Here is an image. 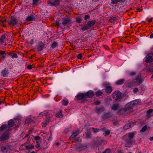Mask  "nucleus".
Instances as JSON below:
<instances>
[{"mask_svg":"<svg viewBox=\"0 0 153 153\" xmlns=\"http://www.w3.org/2000/svg\"><path fill=\"white\" fill-rule=\"evenodd\" d=\"M122 94L121 92L118 91H117L112 94V97L113 99L119 101L121 100Z\"/></svg>","mask_w":153,"mask_h":153,"instance_id":"obj_1","label":"nucleus"},{"mask_svg":"<svg viewBox=\"0 0 153 153\" xmlns=\"http://www.w3.org/2000/svg\"><path fill=\"white\" fill-rule=\"evenodd\" d=\"M8 22L10 25L14 26L18 23V20L15 16H11L8 20Z\"/></svg>","mask_w":153,"mask_h":153,"instance_id":"obj_2","label":"nucleus"},{"mask_svg":"<svg viewBox=\"0 0 153 153\" xmlns=\"http://www.w3.org/2000/svg\"><path fill=\"white\" fill-rule=\"evenodd\" d=\"M47 2L50 6L56 7L59 5L60 1L59 0H48Z\"/></svg>","mask_w":153,"mask_h":153,"instance_id":"obj_3","label":"nucleus"},{"mask_svg":"<svg viewBox=\"0 0 153 153\" xmlns=\"http://www.w3.org/2000/svg\"><path fill=\"white\" fill-rule=\"evenodd\" d=\"M45 46V45L42 41H40L38 42V44L36 45V50L39 52L43 50Z\"/></svg>","mask_w":153,"mask_h":153,"instance_id":"obj_4","label":"nucleus"},{"mask_svg":"<svg viewBox=\"0 0 153 153\" xmlns=\"http://www.w3.org/2000/svg\"><path fill=\"white\" fill-rule=\"evenodd\" d=\"M9 134L8 131H5L0 136V142L8 140L9 139Z\"/></svg>","mask_w":153,"mask_h":153,"instance_id":"obj_5","label":"nucleus"},{"mask_svg":"<svg viewBox=\"0 0 153 153\" xmlns=\"http://www.w3.org/2000/svg\"><path fill=\"white\" fill-rule=\"evenodd\" d=\"M134 81H135L136 85H138L142 83L143 80L142 78L141 75L139 74L136 76L135 79H134Z\"/></svg>","mask_w":153,"mask_h":153,"instance_id":"obj_6","label":"nucleus"},{"mask_svg":"<svg viewBox=\"0 0 153 153\" xmlns=\"http://www.w3.org/2000/svg\"><path fill=\"white\" fill-rule=\"evenodd\" d=\"M9 73L10 72L8 68H4L1 71L0 75L3 77H8Z\"/></svg>","mask_w":153,"mask_h":153,"instance_id":"obj_7","label":"nucleus"},{"mask_svg":"<svg viewBox=\"0 0 153 153\" xmlns=\"http://www.w3.org/2000/svg\"><path fill=\"white\" fill-rule=\"evenodd\" d=\"M112 116V113L110 111H108L107 112L104 113L102 115V117L103 119L105 120L111 117Z\"/></svg>","mask_w":153,"mask_h":153,"instance_id":"obj_8","label":"nucleus"},{"mask_svg":"<svg viewBox=\"0 0 153 153\" xmlns=\"http://www.w3.org/2000/svg\"><path fill=\"white\" fill-rule=\"evenodd\" d=\"M95 29H89V30H87L86 33H85V35H86V37L88 36V37H91L94 34L96 33V31L94 30Z\"/></svg>","mask_w":153,"mask_h":153,"instance_id":"obj_9","label":"nucleus"},{"mask_svg":"<svg viewBox=\"0 0 153 153\" xmlns=\"http://www.w3.org/2000/svg\"><path fill=\"white\" fill-rule=\"evenodd\" d=\"M76 97L78 100H84L86 98L85 93H79L76 96Z\"/></svg>","mask_w":153,"mask_h":153,"instance_id":"obj_10","label":"nucleus"},{"mask_svg":"<svg viewBox=\"0 0 153 153\" xmlns=\"http://www.w3.org/2000/svg\"><path fill=\"white\" fill-rule=\"evenodd\" d=\"M86 98H91L94 95V93L92 90H89L86 93H85Z\"/></svg>","mask_w":153,"mask_h":153,"instance_id":"obj_11","label":"nucleus"},{"mask_svg":"<svg viewBox=\"0 0 153 153\" xmlns=\"http://www.w3.org/2000/svg\"><path fill=\"white\" fill-rule=\"evenodd\" d=\"M126 147H130L133 144L134 142L133 140L131 139L127 138L126 140Z\"/></svg>","mask_w":153,"mask_h":153,"instance_id":"obj_12","label":"nucleus"},{"mask_svg":"<svg viewBox=\"0 0 153 153\" xmlns=\"http://www.w3.org/2000/svg\"><path fill=\"white\" fill-rule=\"evenodd\" d=\"M135 123L132 122L126 124L124 127V129L126 130L130 128H132L135 125Z\"/></svg>","mask_w":153,"mask_h":153,"instance_id":"obj_13","label":"nucleus"},{"mask_svg":"<svg viewBox=\"0 0 153 153\" xmlns=\"http://www.w3.org/2000/svg\"><path fill=\"white\" fill-rule=\"evenodd\" d=\"M71 21V20L69 18H64L62 20V24L64 25H66L67 24H69Z\"/></svg>","mask_w":153,"mask_h":153,"instance_id":"obj_14","label":"nucleus"},{"mask_svg":"<svg viewBox=\"0 0 153 153\" xmlns=\"http://www.w3.org/2000/svg\"><path fill=\"white\" fill-rule=\"evenodd\" d=\"M51 120V118L49 116L47 117L45 120L42 122V126L45 127Z\"/></svg>","mask_w":153,"mask_h":153,"instance_id":"obj_15","label":"nucleus"},{"mask_svg":"<svg viewBox=\"0 0 153 153\" xmlns=\"http://www.w3.org/2000/svg\"><path fill=\"white\" fill-rule=\"evenodd\" d=\"M95 143L97 146H101L103 145V141L99 138L95 141Z\"/></svg>","mask_w":153,"mask_h":153,"instance_id":"obj_16","label":"nucleus"},{"mask_svg":"<svg viewBox=\"0 0 153 153\" xmlns=\"http://www.w3.org/2000/svg\"><path fill=\"white\" fill-rule=\"evenodd\" d=\"M133 105L132 104L131 102L127 103L125 105V108L128 111H130L131 110H132V106Z\"/></svg>","mask_w":153,"mask_h":153,"instance_id":"obj_17","label":"nucleus"},{"mask_svg":"<svg viewBox=\"0 0 153 153\" xmlns=\"http://www.w3.org/2000/svg\"><path fill=\"white\" fill-rule=\"evenodd\" d=\"M105 110L104 107H102L100 108H96L95 109V112L97 114H100L103 112Z\"/></svg>","mask_w":153,"mask_h":153,"instance_id":"obj_18","label":"nucleus"},{"mask_svg":"<svg viewBox=\"0 0 153 153\" xmlns=\"http://www.w3.org/2000/svg\"><path fill=\"white\" fill-rule=\"evenodd\" d=\"M79 130L76 131H73L72 135L69 138L70 140H72L76 136L79 134Z\"/></svg>","mask_w":153,"mask_h":153,"instance_id":"obj_19","label":"nucleus"},{"mask_svg":"<svg viewBox=\"0 0 153 153\" xmlns=\"http://www.w3.org/2000/svg\"><path fill=\"white\" fill-rule=\"evenodd\" d=\"M120 104L119 103H113L111 106V109L114 111H116L120 107Z\"/></svg>","mask_w":153,"mask_h":153,"instance_id":"obj_20","label":"nucleus"},{"mask_svg":"<svg viewBox=\"0 0 153 153\" xmlns=\"http://www.w3.org/2000/svg\"><path fill=\"white\" fill-rule=\"evenodd\" d=\"M128 111L127 109L125 108L120 109L117 112V113L120 115H123L126 114V112Z\"/></svg>","mask_w":153,"mask_h":153,"instance_id":"obj_21","label":"nucleus"},{"mask_svg":"<svg viewBox=\"0 0 153 153\" xmlns=\"http://www.w3.org/2000/svg\"><path fill=\"white\" fill-rule=\"evenodd\" d=\"M87 30L88 29H75L76 30V32H77L78 34H82L84 33V35H85Z\"/></svg>","mask_w":153,"mask_h":153,"instance_id":"obj_22","label":"nucleus"},{"mask_svg":"<svg viewBox=\"0 0 153 153\" xmlns=\"http://www.w3.org/2000/svg\"><path fill=\"white\" fill-rule=\"evenodd\" d=\"M35 19V16L32 15H30L27 16V17L26 18V21L27 22L31 21L34 20Z\"/></svg>","mask_w":153,"mask_h":153,"instance_id":"obj_23","label":"nucleus"},{"mask_svg":"<svg viewBox=\"0 0 153 153\" xmlns=\"http://www.w3.org/2000/svg\"><path fill=\"white\" fill-rule=\"evenodd\" d=\"M153 59L152 56H146L145 57V61L147 63H150L152 62Z\"/></svg>","mask_w":153,"mask_h":153,"instance_id":"obj_24","label":"nucleus"},{"mask_svg":"<svg viewBox=\"0 0 153 153\" xmlns=\"http://www.w3.org/2000/svg\"><path fill=\"white\" fill-rule=\"evenodd\" d=\"M153 111V109H150L147 111L146 116L148 119H149L152 117V115H151L150 114Z\"/></svg>","mask_w":153,"mask_h":153,"instance_id":"obj_25","label":"nucleus"},{"mask_svg":"<svg viewBox=\"0 0 153 153\" xmlns=\"http://www.w3.org/2000/svg\"><path fill=\"white\" fill-rule=\"evenodd\" d=\"M125 81V79H122L120 80H117L115 84L117 85H121L123 84Z\"/></svg>","mask_w":153,"mask_h":153,"instance_id":"obj_26","label":"nucleus"},{"mask_svg":"<svg viewBox=\"0 0 153 153\" xmlns=\"http://www.w3.org/2000/svg\"><path fill=\"white\" fill-rule=\"evenodd\" d=\"M14 124V122L12 119L10 120L8 123V128H10L13 126Z\"/></svg>","mask_w":153,"mask_h":153,"instance_id":"obj_27","label":"nucleus"},{"mask_svg":"<svg viewBox=\"0 0 153 153\" xmlns=\"http://www.w3.org/2000/svg\"><path fill=\"white\" fill-rule=\"evenodd\" d=\"M8 126L7 124H4L0 127V131L1 132L7 129Z\"/></svg>","mask_w":153,"mask_h":153,"instance_id":"obj_28","label":"nucleus"},{"mask_svg":"<svg viewBox=\"0 0 153 153\" xmlns=\"http://www.w3.org/2000/svg\"><path fill=\"white\" fill-rule=\"evenodd\" d=\"M133 106L137 105L140 102V99H137L131 101Z\"/></svg>","mask_w":153,"mask_h":153,"instance_id":"obj_29","label":"nucleus"},{"mask_svg":"<svg viewBox=\"0 0 153 153\" xmlns=\"http://www.w3.org/2000/svg\"><path fill=\"white\" fill-rule=\"evenodd\" d=\"M112 89L111 87L110 86H106V87L105 91L106 93H110L112 91Z\"/></svg>","mask_w":153,"mask_h":153,"instance_id":"obj_30","label":"nucleus"},{"mask_svg":"<svg viewBox=\"0 0 153 153\" xmlns=\"http://www.w3.org/2000/svg\"><path fill=\"white\" fill-rule=\"evenodd\" d=\"M77 148L81 150H83L86 149V146L84 144H80L77 146Z\"/></svg>","mask_w":153,"mask_h":153,"instance_id":"obj_31","label":"nucleus"},{"mask_svg":"<svg viewBox=\"0 0 153 153\" xmlns=\"http://www.w3.org/2000/svg\"><path fill=\"white\" fill-rule=\"evenodd\" d=\"M62 111L61 110H60L56 114V117L59 118H61L62 117Z\"/></svg>","mask_w":153,"mask_h":153,"instance_id":"obj_32","label":"nucleus"},{"mask_svg":"<svg viewBox=\"0 0 153 153\" xmlns=\"http://www.w3.org/2000/svg\"><path fill=\"white\" fill-rule=\"evenodd\" d=\"M136 85L135 83V81L133 80L132 82L128 83V86L129 88H131L134 85Z\"/></svg>","mask_w":153,"mask_h":153,"instance_id":"obj_33","label":"nucleus"},{"mask_svg":"<svg viewBox=\"0 0 153 153\" xmlns=\"http://www.w3.org/2000/svg\"><path fill=\"white\" fill-rule=\"evenodd\" d=\"M95 22L96 21L95 20H92V21L88 22L87 24L88 26H91L94 25Z\"/></svg>","mask_w":153,"mask_h":153,"instance_id":"obj_34","label":"nucleus"},{"mask_svg":"<svg viewBox=\"0 0 153 153\" xmlns=\"http://www.w3.org/2000/svg\"><path fill=\"white\" fill-rule=\"evenodd\" d=\"M9 55L11 56L12 59H13L14 58H17L18 56L17 54L16 53H10L9 54Z\"/></svg>","mask_w":153,"mask_h":153,"instance_id":"obj_35","label":"nucleus"},{"mask_svg":"<svg viewBox=\"0 0 153 153\" xmlns=\"http://www.w3.org/2000/svg\"><path fill=\"white\" fill-rule=\"evenodd\" d=\"M25 148L27 150H29L30 149H33L34 146L33 145L31 144L28 146H26Z\"/></svg>","mask_w":153,"mask_h":153,"instance_id":"obj_36","label":"nucleus"},{"mask_svg":"<svg viewBox=\"0 0 153 153\" xmlns=\"http://www.w3.org/2000/svg\"><path fill=\"white\" fill-rule=\"evenodd\" d=\"M58 45L57 43L56 42H54L51 45V47L53 48H55Z\"/></svg>","mask_w":153,"mask_h":153,"instance_id":"obj_37","label":"nucleus"},{"mask_svg":"<svg viewBox=\"0 0 153 153\" xmlns=\"http://www.w3.org/2000/svg\"><path fill=\"white\" fill-rule=\"evenodd\" d=\"M1 150L3 153H7L8 151L6 149V147L5 146H2L1 147Z\"/></svg>","mask_w":153,"mask_h":153,"instance_id":"obj_38","label":"nucleus"},{"mask_svg":"<svg viewBox=\"0 0 153 153\" xmlns=\"http://www.w3.org/2000/svg\"><path fill=\"white\" fill-rule=\"evenodd\" d=\"M134 134L133 132L130 133H129L128 137L129 139H132L134 137Z\"/></svg>","mask_w":153,"mask_h":153,"instance_id":"obj_39","label":"nucleus"},{"mask_svg":"<svg viewBox=\"0 0 153 153\" xmlns=\"http://www.w3.org/2000/svg\"><path fill=\"white\" fill-rule=\"evenodd\" d=\"M5 39V36L4 35H3L0 37V42H3L4 40Z\"/></svg>","mask_w":153,"mask_h":153,"instance_id":"obj_40","label":"nucleus"},{"mask_svg":"<svg viewBox=\"0 0 153 153\" xmlns=\"http://www.w3.org/2000/svg\"><path fill=\"white\" fill-rule=\"evenodd\" d=\"M82 21V19L80 17H76V21L78 23H81Z\"/></svg>","mask_w":153,"mask_h":153,"instance_id":"obj_41","label":"nucleus"},{"mask_svg":"<svg viewBox=\"0 0 153 153\" xmlns=\"http://www.w3.org/2000/svg\"><path fill=\"white\" fill-rule=\"evenodd\" d=\"M102 94V91H98L96 92L95 95L97 97H99L101 96Z\"/></svg>","mask_w":153,"mask_h":153,"instance_id":"obj_42","label":"nucleus"},{"mask_svg":"<svg viewBox=\"0 0 153 153\" xmlns=\"http://www.w3.org/2000/svg\"><path fill=\"white\" fill-rule=\"evenodd\" d=\"M84 135H85L86 137L87 138H90L91 137V134L90 132L87 131V132H85V133Z\"/></svg>","mask_w":153,"mask_h":153,"instance_id":"obj_43","label":"nucleus"},{"mask_svg":"<svg viewBox=\"0 0 153 153\" xmlns=\"http://www.w3.org/2000/svg\"><path fill=\"white\" fill-rule=\"evenodd\" d=\"M71 140H72L73 142L76 143L79 141L80 139L79 137H76L75 139L74 138Z\"/></svg>","mask_w":153,"mask_h":153,"instance_id":"obj_44","label":"nucleus"},{"mask_svg":"<svg viewBox=\"0 0 153 153\" xmlns=\"http://www.w3.org/2000/svg\"><path fill=\"white\" fill-rule=\"evenodd\" d=\"M62 105L65 106L67 105L68 104V101L64 100H62Z\"/></svg>","mask_w":153,"mask_h":153,"instance_id":"obj_45","label":"nucleus"},{"mask_svg":"<svg viewBox=\"0 0 153 153\" xmlns=\"http://www.w3.org/2000/svg\"><path fill=\"white\" fill-rule=\"evenodd\" d=\"M33 121L32 119L31 118H27L25 120V123H31Z\"/></svg>","mask_w":153,"mask_h":153,"instance_id":"obj_46","label":"nucleus"},{"mask_svg":"<svg viewBox=\"0 0 153 153\" xmlns=\"http://www.w3.org/2000/svg\"><path fill=\"white\" fill-rule=\"evenodd\" d=\"M147 127L146 126H145L141 129V130H140V131L141 132H145L147 129Z\"/></svg>","mask_w":153,"mask_h":153,"instance_id":"obj_47","label":"nucleus"},{"mask_svg":"<svg viewBox=\"0 0 153 153\" xmlns=\"http://www.w3.org/2000/svg\"><path fill=\"white\" fill-rule=\"evenodd\" d=\"M118 2H120V0H111V3L113 4H117Z\"/></svg>","mask_w":153,"mask_h":153,"instance_id":"obj_48","label":"nucleus"},{"mask_svg":"<svg viewBox=\"0 0 153 153\" xmlns=\"http://www.w3.org/2000/svg\"><path fill=\"white\" fill-rule=\"evenodd\" d=\"M116 20V18L115 17H113L112 18H111L109 20L110 22H113L115 21Z\"/></svg>","mask_w":153,"mask_h":153,"instance_id":"obj_49","label":"nucleus"},{"mask_svg":"<svg viewBox=\"0 0 153 153\" xmlns=\"http://www.w3.org/2000/svg\"><path fill=\"white\" fill-rule=\"evenodd\" d=\"M33 137L35 140H37V141H38V140H40L41 138V137L39 135H37L36 136H33Z\"/></svg>","mask_w":153,"mask_h":153,"instance_id":"obj_50","label":"nucleus"},{"mask_svg":"<svg viewBox=\"0 0 153 153\" xmlns=\"http://www.w3.org/2000/svg\"><path fill=\"white\" fill-rule=\"evenodd\" d=\"M38 0H33V5L34 6H37Z\"/></svg>","mask_w":153,"mask_h":153,"instance_id":"obj_51","label":"nucleus"},{"mask_svg":"<svg viewBox=\"0 0 153 153\" xmlns=\"http://www.w3.org/2000/svg\"><path fill=\"white\" fill-rule=\"evenodd\" d=\"M136 74L135 72H131L129 73V75L130 76H134Z\"/></svg>","mask_w":153,"mask_h":153,"instance_id":"obj_52","label":"nucleus"},{"mask_svg":"<svg viewBox=\"0 0 153 153\" xmlns=\"http://www.w3.org/2000/svg\"><path fill=\"white\" fill-rule=\"evenodd\" d=\"M111 150L109 148L107 149L102 153H111Z\"/></svg>","mask_w":153,"mask_h":153,"instance_id":"obj_53","label":"nucleus"},{"mask_svg":"<svg viewBox=\"0 0 153 153\" xmlns=\"http://www.w3.org/2000/svg\"><path fill=\"white\" fill-rule=\"evenodd\" d=\"M110 133V130L108 129L105 131V134L106 135H108Z\"/></svg>","mask_w":153,"mask_h":153,"instance_id":"obj_54","label":"nucleus"},{"mask_svg":"<svg viewBox=\"0 0 153 153\" xmlns=\"http://www.w3.org/2000/svg\"><path fill=\"white\" fill-rule=\"evenodd\" d=\"M34 39H31V40H30L29 44L31 45H32L33 43H34Z\"/></svg>","mask_w":153,"mask_h":153,"instance_id":"obj_55","label":"nucleus"},{"mask_svg":"<svg viewBox=\"0 0 153 153\" xmlns=\"http://www.w3.org/2000/svg\"><path fill=\"white\" fill-rule=\"evenodd\" d=\"M92 130L94 132L96 133L99 131V129L98 128H93Z\"/></svg>","mask_w":153,"mask_h":153,"instance_id":"obj_56","label":"nucleus"},{"mask_svg":"<svg viewBox=\"0 0 153 153\" xmlns=\"http://www.w3.org/2000/svg\"><path fill=\"white\" fill-rule=\"evenodd\" d=\"M101 103V102L100 101H96L95 102V104L96 105H98Z\"/></svg>","mask_w":153,"mask_h":153,"instance_id":"obj_57","label":"nucleus"},{"mask_svg":"<svg viewBox=\"0 0 153 153\" xmlns=\"http://www.w3.org/2000/svg\"><path fill=\"white\" fill-rule=\"evenodd\" d=\"M5 51H0V56H2V55H4L5 54Z\"/></svg>","mask_w":153,"mask_h":153,"instance_id":"obj_58","label":"nucleus"},{"mask_svg":"<svg viewBox=\"0 0 153 153\" xmlns=\"http://www.w3.org/2000/svg\"><path fill=\"white\" fill-rule=\"evenodd\" d=\"M39 141H37L36 142V144L35 145V146L37 149L39 148L40 147V145L39 143Z\"/></svg>","mask_w":153,"mask_h":153,"instance_id":"obj_59","label":"nucleus"},{"mask_svg":"<svg viewBox=\"0 0 153 153\" xmlns=\"http://www.w3.org/2000/svg\"><path fill=\"white\" fill-rule=\"evenodd\" d=\"M90 16L89 15H85L84 16V19L85 20H87L90 18Z\"/></svg>","mask_w":153,"mask_h":153,"instance_id":"obj_60","label":"nucleus"},{"mask_svg":"<svg viewBox=\"0 0 153 153\" xmlns=\"http://www.w3.org/2000/svg\"><path fill=\"white\" fill-rule=\"evenodd\" d=\"M5 146L6 147V149L7 151L9 150L11 147V146L10 145H5Z\"/></svg>","mask_w":153,"mask_h":153,"instance_id":"obj_61","label":"nucleus"},{"mask_svg":"<svg viewBox=\"0 0 153 153\" xmlns=\"http://www.w3.org/2000/svg\"><path fill=\"white\" fill-rule=\"evenodd\" d=\"M138 91L137 88H135L133 89V92L134 94H136Z\"/></svg>","mask_w":153,"mask_h":153,"instance_id":"obj_62","label":"nucleus"},{"mask_svg":"<svg viewBox=\"0 0 153 153\" xmlns=\"http://www.w3.org/2000/svg\"><path fill=\"white\" fill-rule=\"evenodd\" d=\"M6 21V20L4 19H2L0 20V24L1 23H4V22Z\"/></svg>","mask_w":153,"mask_h":153,"instance_id":"obj_63","label":"nucleus"},{"mask_svg":"<svg viewBox=\"0 0 153 153\" xmlns=\"http://www.w3.org/2000/svg\"><path fill=\"white\" fill-rule=\"evenodd\" d=\"M77 58L78 59H81L82 58V54H78L77 56Z\"/></svg>","mask_w":153,"mask_h":153,"instance_id":"obj_64","label":"nucleus"}]
</instances>
